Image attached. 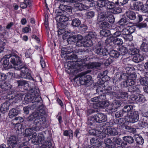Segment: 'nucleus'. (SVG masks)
I'll return each instance as SVG.
<instances>
[{
    "instance_id": "1",
    "label": "nucleus",
    "mask_w": 148,
    "mask_h": 148,
    "mask_svg": "<svg viewBox=\"0 0 148 148\" xmlns=\"http://www.w3.org/2000/svg\"><path fill=\"white\" fill-rule=\"evenodd\" d=\"M45 114V111L40 109V110L33 112L30 114L27 118V121H31L35 119L33 123L35 125L42 126L46 121V119L44 116Z\"/></svg>"
},
{
    "instance_id": "2",
    "label": "nucleus",
    "mask_w": 148,
    "mask_h": 148,
    "mask_svg": "<svg viewBox=\"0 0 148 148\" xmlns=\"http://www.w3.org/2000/svg\"><path fill=\"white\" fill-rule=\"evenodd\" d=\"M20 92L16 93V94H15L13 91H12L9 92L7 94V98L9 100V102H10L12 105H14L17 102V101L19 99H22V97L24 94L22 93L23 90H20Z\"/></svg>"
},
{
    "instance_id": "3",
    "label": "nucleus",
    "mask_w": 148,
    "mask_h": 148,
    "mask_svg": "<svg viewBox=\"0 0 148 148\" xmlns=\"http://www.w3.org/2000/svg\"><path fill=\"white\" fill-rule=\"evenodd\" d=\"M15 70H21L20 77L21 78L29 79L32 78L30 74V71L24 65H23L21 67H16Z\"/></svg>"
},
{
    "instance_id": "4",
    "label": "nucleus",
    "mask_w": 148,
    "mask_h": 148,
    "mask_svg": "<svg viewBox=\"0 0 148 148\" xmlns=\"http://www.w3.org/2000/svg\"><path fill=\"white\" fill-rule=\"evenodd\" d=\"M103 43L102 41H99L97 44L96 47L95 53L99 56H102L104 57L108 54L106 49L103 48Z\"/></svg>"
},
{
    "instance_id": "5",
    "label": "nucleus",
    "mask_w": 148,
    "mask_h": 148,
    "mask_svg": "<svg viewBox=\"0 0 148 148\" xmlns=\"http://www.w3.org/2000/svg\"><path fill=\"white\" fill-rule=\"evenodd\" d=\"M97 11L98 13V23L103 20L104 18H108L110 13L109 12L104 11L103 8H97Z\"/></svg>"
},
{
    "instance_id": "6",
    "label": "nucleus",
    "mask_w": 148,
    "mask_h": 148,
    "mask_svg": "<svg viewBox=\"0 0 148 148\" xmlns=\"http://www.w3.org/2000/svg\"><path fill=\"white\" fill-rule=\"evenodd\" d=\"M91 79L92 77L90 75H85L79 77V82L81 85L88 86L91 84Z\"/></svg>"
},
{
    "instance_id": "7",
    "label": "nucleus",
    "mask_w": 148,
    "mask_h": 148,
    "mask_svg": "<svg viewBox=\"0 0 148 148\" xmlns=\"http://www.w3.org/2000/svg\"><path fill=\"white\" fill-rule=\"evenodd\" d=\"M127 117L129 118L128 121L133 123L136 122L138 121L139 119L138 112L133 110L128 114Z\"/></svg>"
},
{
    "instance_id": "8",
    "label": "nucleus",
    "mask_w": 148,
    "mask_h": 148,
    "mask_svg": "<svg viewBox=\"0 0 148 148\" xmlns=\"http://www.w3.org/2000/svg\"><path fill=\"white\" fill-rule=\"evenodd\" d=\"M0 87L1 88L0 93H1L4 96L11 88L12 85L9 83L6 82L0 83Z\"/></svg>"
},
{
    "instance_id": "9",
    "label": "nucleus",
    "mask_w": 148,
    "mask_h": 148,
    "mask_svg": "<svg viewBox=\"0 0 148 148\" xmlns=\"http://www.w3.org/2000/svg\"><path fill=\"white\" fill-rule=\"evenodd\" d=\"M18 137L15 136H11L7 139V143L11 148H14L17 145Z\"/></svg>"
},
{
    "instance_id": "10",
    "label": "nucleus",
    "mask_w": 148,
    "mask_h": 148,
    "mask_svg": "<svg viewBox=\"0 0 148 148\" xmlns=\"http://www.w3.org/2000/svg\"><path fill=\"white\" fill-rule=\"evenodd\" d=\"M10 61L11 63L14 66V69L15 70V67H21L23 65L19 57L18 56L15 55L12 56L10 59Z\"/></svg>"
},
{
    "instance_id": "11",
    "label": "nucleus",
    "mask_w": 148,
    "mask_h": 148,
    "mask_svg": "<svg viewBox=\"0 0 148 148\" xmlns=\"http://www.w3.org/2000/svg\"><path fill=\"white\" fill-rule=\"evenodd\" d=\"M109 105V102L106 100L99 101L97 103H94L93 104V107L95 108L101 109L107 107Z\"/></svg>"
},
{
    "instance_id": "12",
    "label": "nucleus",
    "mask_w": 148,
    "mask_h": 148,
    "mask_svg": "<svg viewBox=\"0 0 148 148\" xmlns=\"http://www.w3.org/2000/svg\"><path fill=\"white\" fill-rule=\"evenodd\" d=\"M64 40L67 39V41L69 44H74L76 42L75 35H72L71 32H67L63 36Z\"/></svg>"
},
{
    "instance_id": "13",
    "label": "nucleus",
    "mask_w": 148,
    "mask_h": 148,
    "mask_svg": "<svg viewBox=\"0 0 148 148\" xmlns=\"http://www.w3.org/2000/svg\"><path fill=\"white\" fill-rule=\"evenodd\" d=\"M45 139L44 135L42 132L39 133L38 137H34L32 140V143L35 145L41 144Z\"/></svg>"
},
{
    "instance_id": "14",
    "label": "nucleus",
    "mask_w": 148,
    "mask_h": 148,
    "mask_svg": "<svg viewBox=\"0 0 148 148\" xmlns=\"http://www.w3.org/2000/svg\"><path fill=\"white\" fill-rule=\"evenodd\" d=\"M57 16L56 19L57 20H59L60 22L59 23H66L69 20V16L64 14L61 12H58V14H56Z\"/></svg>"
},
{
    "instance_id": "15",
    "label": "nucleus",
    "mask_w": 148,
    "mask_h": 148,
    "mask_svg": "<svg viewBox=\"0 0 148 148\" xmlns=\"http://www.w3.org/2000/svg\"><path fill=\"white\" fill-rule=\"evenodd\" d=\"M112 43L115 45H120L123 43V42L121 38L115 37H110L108 39H107L105 41V43Z\"/></svg>"
},
{
    "instance_id": "16",
    "label": "nucleus",
    "mask_w": 148,
    "mask_h": 148,
    "mask_svg": "<svg viewBox=\"0 0 148 148\" xmlns=\"http://www.w3.org/2000/svg\"><path fill=\"white\" fill-rule=\"evenodd\" d=\"M67 23H59L58 26L59 29L58 31V35L59 37L62 36L63 38V36L64 34L67 32H69L68 31H66L65 30V28L67 25Z\"/></svg>"
},
{
    "instance_id": "17",
    "label": "nucleus",
    "mask_w": 148,
    "mask_h": 148,
    "mask_svg": "<svg viewBox=\"0 0 148 148\" xmlns=\"http://www.w3.org/2000/svg\"><path fill=\"white\" fill-rule=\"evenodd\" d=\"M95 116V121L97 123H100L106 121L107 119L106 116L102 113H98Z\"/></svg>"
},
{
    "instance_id": "18",
    "label": "nucleus",
    "mask_w": 148,
    "mask_h": 148,
    "mask_svg": "<svg viewBox=\"0 0 148 148\" xmlns=\"http://www.w3.org/2000/svg\"><path fill=\"white\" fill-rule=\"evenodd\" d=\"M103 132L106 134L107 135L111 136L117 135L119 133L116 129L110 127L107 129H104Z\"/></svg>"
},
{
    "instance_id": "19",
    "label": "nucleus",
    "mask_w": 148,
    "mask_h": 148,
    "mask_svg": "<svg viewBox=\"0 0 148 148\" xmlns=\"http://www.w3.org/2000/svg\"><path fill=\"white\" fill-rule=\"evenodd\" d=\"M18 84L17 88H21L22 87L25 90H28L29 88L28 82L24 80H20L16 81Z\"/></svg>"
},
{
    "instance_id": "20",
    "label": "nucleus",
    "mask_w": 148,
    "mask_h": 148,
    "mask_svg": "<svg viewBox=\"0 0 148 148\" xmlns=\"http://www.w3.org/2000/svg\"><path fill=\"white\" fill-rule=\"evenodd\" d=\"M141 122L142 126L145 127L146 126L148 127V112H144L142 114V116L141 118Z\"/></svg>"
},
{
    "instance_id": "21",
    "label": "nucleus",
    "mask_w": 148,
    "mask_h": 148,
    "mask_svg": "<svg viewBox=\"0 0 148 148\" xmlns=\"http://www.w3.org/2000/svg\"><path fill=\"white\" fill-rule=\"evenodd\" d=\"M133 9L136 10H141L144 13H145V6H144L143 3L140 2H137L134 3L133 5Z\"/></svg>"
},
{
    "instance_id": "22",
    "label": "nucleus",
    "mask_w": 148,
    "mask_h": 148,
    "mask_svg": "<svg viewBox=\"0 0 148 148\" xmlns=\"http://www.w3.org/2000/svg\"><path fill=\"white\" fill-rule=\"evenodd\" d=\"M11 104L10 102L6 101L1 105L0 107V111L1 112L5 113L8 111L9 109V107L10 105Z\"/></svg>"
},
{
    "instance_id": "23",
    "label": "nucleus",
    "mask_w": 148,
    "mask_h": 148,
    "mask_svg": "<svg viewBox=\"0 0 148 148\" xmlns=\"http://www.w3.org/2000/svg\"><path fill=\"white\" fill-rule=\"evenodd\" d=\"M128 92L131 94L139 93L141 92L140 87L138 85L131 86L128 88Z\"/></svg>"
},
{
    "instance_id": "24",
    "label": "nucleus",
    "mask_w": 148,
    "mask_h": 148,
    "mask_svg": "<svg viewBox=\"0 0 148 148\" xmlns=\"http://www.w3.org/2000/svg\"><path fill=\"white\" fill-rule=\"evenodd\" d=\"M128 47H129L128 49V52L131 55H134L139 52V50L134 47L133 44L130 42L128 43Z\"/></svg>"
},
{
    "instance_id": "25",
    "label": "nucleus",
    "mask_w": 148,
    "mask_h": 148,
    "mask_svg": "<svg viewBox=\"0 0 148 148\" xmlns=\"http://www.w3.org/2000/svg\"><path fill=\"white\" fill-rule=\"evenodd\" d=\"M113 145H114V147L115 144H116L118 145H122V144L124 145H126L127 143L126 142H124L121 138L118 137H114L112 138Z\"/></svg>"
},
{
    "instance_id": "26",
    "label": "nucleus",
    "mask_w": 148,
    "mask_h": 148,
    "mask_svg": "<svg viewBox=\"0 0 148 148\" xmlns=\"http://www.w3.org/2000/svg\"><path fill=\"white\" fill-rule=\"evenodd\" d=\"M106 98V95L103 94L91 98V101L95 103H97L99 101L105 100Z\"/></svg>"
},
{
    "instance_id": "27",
    "label": "nucleus",
    "mask_w": 148,
    "mask_h": 148,
    "mask_svg": "<svg viewBox=\"0 0 148 148\" xmlns=\"http://www.w3.org/2000/svg\"><path fill=\"white\" fill-rule=\"evenodd\" d=\"M108 73V71H107L101 72L98 74L97 77L101 79L103 81L105 82L108 80V78L109 77L107 75Z\"/></svg>"
},
{
    "instance_id": "28",
    "label": "nucleus",
    "mask_w": 148,
    "mask_h": 148,
    "mask_svg": "<svg viewBox=\"0 0 148 148\" xmlns=\"http://www.w3.org/2000/svg\"><path fill=\"white\" fill-rule=\"evenodd\" d=\"M135 83V81L134 80L127 78V79L125 81L122 82L121 85L123 87H127L128 86L130 87L133 86Z\"/></svg>"
},
{
    "instance_id": "29",
    "label": "nucleus",
    "mask_w": 148,
    "mask_h": 148,
    "mask_svg": "<svg viewBox=\"0 0 148 148\" xmlns=\"http://www.w3.org/2000/svg\"><path fill=\"white\" fill-rule=\"evenodd\" d=\"M74 6L75 8L81 11L86 10L88 8V6L82 3H75L74 4Z\"/></svg>"
},
{
    "instance_id": "30",
    "label": "nucleus",
    "mask_w": 148,
    "mask_h": 148,
    "mask_svg": "<svg viewBox=\"0 0 148 148\" xmlns=\"http://www.w3.org/2000/svg\"><path fill=\"white\" fill-rule=\"evenodd\" d=\"M90 144L96 147H99L101 145L100 142L97 138H92L90 140Z\"/></svg>"
},
{
    "instance_id": "31",
    "label": "nucleus",
    "mask_w": 148,
    "mask_h": 148,
    "mask_svg": "<svg viewBox=\"0 0 148 148\" xmlns=\"http://www.w3.org/2000/svg\"><path fill=\"white\" fill-rule=\"evenodd\" d=\"M27 90L29 91L30 92L32 93L31 94L34 95L33 96L37 95H39L40 92L38 87L36 86L32 88L29 87V89Z\"/></svg>"
},
{
    "instance_id": "32",
    "label": "nucleus",
    "mask_w": 148,
    "mask_h": 148,
    "mask_svg": "<svg viewBox=\"0 0 148 148\" xmlns=\"http://www.w3.org/2000/svg\"><path fill=\"white\" fill-rule=\"evenodd\" d=\"M144 60L143 56L141 55L137 54L134 56L132 60L136 63H138L143 61Z\"/></svg>"
},
{
    "instance_id": "33",
    "label": "nucleus",
    "mask_w": 148,
    "mask_h": 148,
    "mask_svg": "<svg viewBox=\"0 0 148 148\" xmlns=\"http://www.w3.org/2000/svg\"><path fill=\"white\" fill-rule=\"evenodd\" d=\"M100 23L99 24V27L101 29H107L110 27V24L107 21L103 20L101 22H100L99 23Z\"/></svg>"
},
{
    "instance_id": "34",
    "label": "nucleus",
    "mask_w": 148,
    "mask_h": 148,
    "mask_svg": "<svg viewBox=\"0 0 148 148\" xmlns=\"http://www.w3.org/2000/svg\"><path fill=\"white\" fill-rule=\"evenodd\" d=\"M122 110L126 115H128L133 110V107L131 105H126L124 107Z\"/></svg>"
},
{
    "instance_id": "35",
    "label": "nucleus",
    "mask_w": 148,
    "mask_h": 148,
    "mask_svg": "<svg viewBox=\"0 0 148 148\" xmlns=\"http://www.w3.org/2000/svg\"><path fill=\"white\" fill-rule=\"evenodd\" d=\"M34 95H32L31 94H28L25 95L24 99V101L23 102V103H27V102L31 101L32 102V101H33L34 99Z\"/></svg>"
},
{
    "instance_id": "36",
    "label": "nucleus",
    "mask_w": 148,
    "mask_h": 148,
    "mask_svg": "<svg viewBox=\"0 0 148 148\" xmlns=\"http://www.w3.org/2000/svg\"><path fill=\"white\" fill-rule=\"evenodd\" d=\"M20 113V112L19 110L12 108L10 111L9 116L10 118H12L14 116H17Z\"/></svg>"
},
{
    "instance_id": "37",
    "label": "nucleus",
    "mask_w": 148,
    "mask_h": 148,
    "mask_svg": "<svg viewBox=\"0 0 148 148\" xmlns=\"http://www.w3.org/2000/svg\"><path fill=\"white\" fill-rule=\"evenodd\" d=\"M126 15L130 20H134L136 18V14L133 11H129L126 12Z\"/></svg>"
},
{
    "instance_id": "38",
    "label": "nucleus",
    "mask_w": 148,
    "mask_h": 148,
    "mask_svg": "<svg viewBox=\"0 0 148 148\" xmlns=\"http://www.w3.org/2000/svg\"><path fill=\"white\" fill-rule=\"evenodd\" d=\"M115 4L112 2L106 1L105 7H106L109 11H111L115 6Z\"/></svg>"
},
{
    "instance_id": "39",
    "label": "nucleus",
    "mask_w": 148,
    "mask_h": 148,
    "mask_svg": "<svg viewBox=\"0 0 148 148\" xmlns=\"http://www.w3.org/2000/svg\"><path fill=\"white\" fill-rule=\"evenodd\" d=\"M119 55L124 56L127 53V48L123 46H121L119 47Z\"/></svg>"
},
{
    "instance_id": "40",
    "label": "nucleus",
    "mask_w": 148,
    "mask_h": 148,
    "mask_svg": "<svg viewBox=\"0 0 148 148\" xmlns=\"http://www.w3.org/2000/svg\"><path fill=\"white\" fill-rule=\"evenodd\" d=\"M104 142L106 146L109 147L111 148L114 147L115 145H113V141H112L110 138H105Z\"/></svg>"
},
{
    "instance_id": "41",
    "label": "nucleus",
    "mask_w": 148,
    "mask_h": 148,
    "mask_svg": "<svg viewBox=\"0 0 148 148\" xmlns=\"http://www.w3.org/2000/svg\"><path fill=\"white\" fill-rule=\"evenodd\" d=\"M128 96V93L125 92H124L121 90L118 93V99H125V98H127Z\"/></svg>"
},
{
    "instance_id": "42",
    "label": "nucleus",
    "mask_w": 148,
    "mask_h": 148,
    "mask_svg": "<svg viewBox=\"0 0 148 148\" xmlns=\"http://www.w3.org/2000/svg\"><path fill=\"white\" fill-rule=\"evenodd\" d=\"M103 131V130L102 132L97 130L96 133V136L99 137L101 139H103L106 137V134Z\"/></svg>"
},
{
    "instance_id": "43",
    "label": "nucleus",
    "mask_w": 148,
    "mask_h": 148,
    "mask_svg": "<svg viewBox=\"0 0 148 148\" xmlns=\"http://www.w3.org/2000/svg\"><path fill=\"white\" fill-rule=\"evenodd\" d=\"M96 121L95 118V116L93 117H89L88 119L87 123L90 126H94L95 125Z\"/></svg>"
},
{
    "instance_id": "44",
    "label": "nucleus",
    "mask_w": 148,
    "mask_h": 148,
    "mask_svg": "<svg viewBox=\"0 0 148 148\" xmlns=\"http://www.w3.org/2000/svg\"><path fill=\"white\" fill-rule=\"evenodd\" d=\"M84 47H89L93 45L92 40L87 38L86 36L84 39Z\"/></svg>"
},
{
    "instance_id": "45",
    "label": "nucleus",
    "mask_w": 148,
    "mask_h": 148,
    "mask_svg": "<svg viewBox=\"0 0 148 148\" xmlns=\"http://www.w3.org/2000/svg\"><path fill=\"white\" fill-rule=\"evenodd\" d=\"M71 25L73 27H78L81 25V21L78 18H74L72 21Z\"/></svg>"
},
{
    "instance_id": "46",
    "label": "nucleus",
    "mask_w": 148,
    "mask_h": 148,
    "mask_svg": "<svg viewBox=\"0 0 148 148\" xmlns=\"http://www.w3.org/2000/svg\"><path fill=\"white\" fill-rule=\"evenodd\" d=\"M42 145L40 148H51L52 144L50 141H46L42 142Z\"/></svg>"
},
{
    "instance_id": "47",
    "label": "nucleus",
    "mask_w": 148,
    "mask_h": 148,
    "mask_svg": "<svg viewBox=\"0 0 148 148\" xmlns=\"http://www.w3.org/2000/svg\"><path fill=\"white\" fill-rule=\"evenodd\" d=\"M123 140L128 143L129 144H132L134 142V140L133 137L131 136H127L123 137Z\"/></svg>"
},
{
    "instance_id": "48",
    "label": "nucleus",
    "mask_w": 148,
    "mask_h": 148,
    "mask_svg": "<svg viewBox=\"0 0 148 148\" xmlns=\"http://www.w3.org/2000/svg\"><path fill=\"white\" fill-rule=\"evenodd\" d=\"M135 137V140L137 143L140 145H142L144 143V140L141 136L138 135H136Z\"/></svg>"
},
{
    "instance_id": "49",
    "label": "nucleus",
    "mask_w": 148,
    "mask_h": 148,
    "mask_svg": "<svg viewBox=\"0 0 148 148\" xmlns=\"http://www.w3.org/2000/svg\"><path fill=\"white\" fill-rule=\"evenodd\" d=\"M140 49L143 51L148 52V42H143L140 46Z\"/></svg>"
},
{
    "instance_id": "50",
    "label": "nucleus",
    "mask_w": 148,
    "mask_h": 148,
    "mask_svg": "<svg viewBox=\"0 0 148 148\" xmlns=\"http://www.w3.org/2000/svg\"><path fill=\"white\" fill-rule=\"evenodd\" d=\"M110 56L113 58H117L119 55L118 52L114 50H112L109 53Z\"/></svg>"
},
{
    "instance_id": "51",
    "label": "nucleus",
    "mask_w": 148,
    "mask_h": 148,
    "mask_svg": "<svg viewBox=\"0 0 148 148\" xmlns=\"http://www.w3.org/2000/svg\"><path fill=\"white\" fill-rule=\"evenodd\" d=\"M100 34L101 36L105 37L108 36L111 34L110 31L107 29H103L101 30Z\"/></svg>"
},
{
    "instance_id": "52",
    "label": "nucleus",
    "mask_w": 148,
    "mask_h": 148,
    "mask_svg": "<svg viewBox=\"0 0 148 148\" xmlns=\"http://www.w3.org/2000/svg\"><path fill=\"white\" fill-rule=\"evenodd\" d=\"M103 58L104 59L103 62L106 65L108 66L110 64L111 60L109 57L108 54L103 57Z\"/></svg>"
},
{
    "instance_id": "53",
    "label": "nucleus",
    "mask_w": 148,
    "mask_h": 148,
    "mask_svg": "<svg viewBox=\"0 0 148 148\" xmlns=\"http://www.w3.org/2000/svg\"><path fill=\"white\" fill-rule=\"evenodd\" d=\"M88 67L91 69L95 68H97L100 67L101 65V63L98 62H93L88 64Z\"/></svg>"
},
{
    "instance_id": "54",
    "label": "nucleus",
    "mask_w": 148,
    "mask_h": 148,
    "mask_svg": "<svg viewBox=\"0 0 148 148\" xmlns=\"http://www.w3.org/2000/svg\"><path fill=\"white\" fill-rule=\"evenodd\" d=\"M63 134L64 136H69L70 139L72 138L73 137V132L71 130L64 131Z\"/></svg>"
},
{
    "instance_id": "55",
    "label": "nucleus",
    "mask_w": 148,
    "mask_h": 148,
    "mask_svg": "<svg viewBox=\"0 0 148 148\" xmlns=\"http://www.w3.org/2000/svg\"><path fill=\"white\" fill-rule=\"evenodd\" d=\"M97 34L95 32H90L86 36V38L90 39L95 38H97Z\"/></svg>"
},
{
    "instance_id": "56",
    "label": "nucleus",
    "mask_w": 148,
    "mask_h": 148,
    "mask_svg": "<svg viewBox=\"0 0 148 148\" xmlns=\"http://www.w3.org/2000/svg\"><path fill=\"white\" fill-rule=\"evenodd\" d=\"M118 22L119 25L123 26L127 25L129 23L128 20L125 18H121Z\"/></svg>"
},
{
    "instance_id": "57",
    "label": "nucleus",
    "mask_w": 148,
    "mask_h": 148,
    "mask_svg": "<svg viewBox=\"0 0 148 148\" xmlns=\"http://www.w3.org/2000/svg\"><path fill=\"white\" fill-rule=\"evenodd\" d=\"M33 106H28L23 108V110L25 114H28L29 113V111L34 109Z\"/></svg>"
},
{
    "instance_id": "58",
    "label": "nucleus",
    "mask_w": 148,
    "mask_h": 148,
    "mask_svg": "<svg viewBox=\"0 0 148 148\" xmlns=\"http://www.w3.org/2000/svg\"><path fill=\"white\" fill-rule=\"evenodd\" d=\"M121 103L119 101L116 100L112 103V109H117L121 105Z\"/></svg>"
},
{
    "instance_id": "59",
    "label": "nucleus",
    "mask_w": 148,
    "mask_h": 148,
    "mask_svg": "<svg viewBox=\"0 0 148 148\" xmlns=\"http://www.w3.org/2000/svg\"><path fill=\"white\" fill-rule=\"evenodd\" d=\"M65 8L66 9H65L63 13L69 16L71 14L72 12V10L71 7L70 6H66Z\"/></svg>"
},
{
    "instance_id": "60",
    "label": "nucleus",
    "mask_w": 148,
    "mask_h": 148,
    "mask_svg": "<svg viewBox=\"0 0 148 148\" xmlns=\"http://www.w3.org/2000/svg\"><path fill=\"white\" fill-rule=\"evenodd\" d=\"M121 9L119 7H116L115 6H114L110 12L114 14H117L121 13Z\"/></svg>"
},
{
    "instance_id": "61",
    "label": "nucleus",
    "mask_w": 148,
    "mask_h": 148,
    "mask_svg": "<svg viewBox=\"0 0 148 148\" xmlns=\"http://www.w3.org/2000/svg\"><path fill=\"white\" fill-rule=\"evenodd\" d=\"M42 102V99L38 95L36 96H34V99H33V101H32V103H40L41 104Z\"/></svg>"
},
{
    "instance_id": "62",
    "label": "nucleus",
    "mask_w": 148,
    "mask_h": 148,
    "mask_svg": "<svg viewBox=\"0 0 148 148\" xmlns=\"http://www.w3.org/2000/svg\"><path fill=\"white\" fill-rule=\"evenodd\" d=\"M139 80L141 84L142 85L146 86L148 84V80L146 77H141Z\"/></svg>"
},
{
    "instance_id": "63",
    "label": "nucleus",
    "mask_w": 148,
    "mask_h": 148,
    "mask_svg": "<svg viewBox=\"0 0 148 148\" xmlns=\"http://www.w3.org/2000/svg\"><path fill=\"white\" fill-rule=\"evenodd\" d=\"M126 115L123 110L116 112L115 114V116L116 118H119L123 116H125Z\"/></svg>"
},
{
    "instance_id": "64",
    "label": "nucleus",
    "mask_w": 148,
    "mask_h": 148,
    "mask_svg": "<svg viewBox=\"0 0 148 148\" xmlns=\"http://www.w3.org/2000/svg\"><path fill=\"white\" fill-rule=\"evenodd\" d=\"M106 1L105 0H98V6L99 8H102L105 7ZM97 8H98V7Z\"/></svg>"
}]
</instances>
